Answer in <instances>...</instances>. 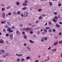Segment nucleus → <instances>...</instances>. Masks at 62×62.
Instances as JSON below:
<instances>
[{"label": "nucleus", "mask_w": 62, "mask_h": 62, "mask_svg": "<svg viewBox=\"0 0 62 62\" xmlns=\"http://www.w3.org/2000/svg\"><path fill=\"white\" fill-rule=\"evenodd\" d=\"M5 13H3L2 14V18L3 19H5V18H6V17H5Z\"/></svg>", "instance_id": "1"}, {"label": "nucleus", "mask_w": 62, "mask_h": 62, "mask_svg": "<svg viewBox=\"0 0 62 62\" xmlns=\"http://www.w3.org/2000/svg\"><path fill=\"white\" fill-rule=\"evenodd\" d=\"M28 15V13L26 12H25L24 13V17H26Z\"/></svg>", "instance_id": "2"}, {"label": "nucleus", "mask_w": 62, "mask_h": 62, "mask_svg": "<svg viewBox=\"0 0 62 62\" xmlns=\"http://www.w3.org/2000/svg\"><path fill=\"white\" fill-rule=\"evenodd\" d=\"M24 30L26 31H30V30H31V28H26L24 29Z\"/></svg>", "instance_id": "3"}, {"label": "nucleus", "mask_w": 62, "mask_h": 62, "mask_svg": "<svg viewBox=\"0 0 62 62\" xmlns=\"http://www.w3.org/2000/svg\"><path fill=\"white\" fill-rule=\"evenodd\" d=\"M9 37H10L11 39H13V34H10L9 35Z\"/></svg>", "instance_id": "4"}, {"label": "nucleus", "mask_w": 62, "mask_h": 62, "mask_svg": "<svg viewBox=\"0 0 62 62\" xmlns=\"http://www.w3.org/2000/svg\"><path fill=\"white\" fill-rule=\"evenodd\" d=\"M16 55H17V56H22V55H22V54H17L16 53Z\"/></svg>", "instance_id": "5"}, {"label": "nucleus", "mask_w": 62, "mask_h": 62, "mask_svg": "<svg viewBox=\"0 0 62 62\" xmlns=\"http://www.w3.org/2000/svg\"><path fill=\"white\" fill-rule=\"evenodd\" d=\"M0 43L1 44H2L3 43H4V41H3V39H0Z\"/></svg>", "instance_id": "6"}, {"label": "nucleus", "mask_w": 62, "mask_h": 62, "mask_svg": "<svg viewBox=\"0 0 62 62\" xmlns=\"http://www.w3.org/2000/svg\"><path fill=\"white\" fill-rule=\"evenodd\" d=\"M16 34H17L18 35H20V32H19V31H16Z\"/></svg>", "instance_id": "7"}, {"label": "nucleus", "mask_w": 62, "mask_h": 62, "mask_svg": "<svg viewBox=\"0 0 62 62\" xmlns=\"http://www.w3.org/2000/svg\"><path fill=\"white\" fill-rule=\"evenodd\" d=\"M55 25L57 28H58V27H60V25L58 24H56Z\"/></svg>", "instance_id": "8"}, {"label": "nucleus", "mask_w": 62, "mask_h": 62, "mask_svg": "<svg viewBox=\"0 0 62 62\" xmlns=\"http://www.w3.org/2000/svg\"><path fill=\"white\" fill-rule=\"evenodd\" d=\"M44 40V37H42V39H41V41L42 42H43Z\"/></svg>", "instance_id": "9"}, {"label": "nucleus", "mask_w": 62, "mask_h": 62, "mask_svg": "<svg viewBox=\"0 0 62 62\" xmlns=\"http://www.w3.org/2000/svg\"><path fill=\"white\" fill-rule=\"evenodd\" d=\"M58 43V41H55V43H54V45H56Z\"/></svg>", "instance_id": "10"}, {"label": "nucleus", "mask_w": 62, "mask_h": 62, "mask_svg": "<svg viewBox=\"0 0 62 62\" xmlns=\"http://www.w3.org/2000/svg\"><path fill=\"white\" fill-rule=\"evenodd\" d=\"M53 21L54 22V23H56L57 22V21L54 19V18L53 20Z\"/></svg>", "instance_id": "11"}, {"label": "nucleus", "mask_w": 62, "mask_h": 62, "mask_svg": "<svg viewBox=\"0 0 62 62\" xmlns=\"http://www.w3.org/2000/svg\"><path fill=\"white\" fill-rule=\"evenodd\" d=\"M11 29V28H9L7 29V31H9H9H10Z\"/></svg>", "instance_id": "12"}, {"label": "nucleus", "mask_w": 62, "mask_h": 62, "mask_svg": "<svg viewBox=\"0 0 62 62\" xmlns=\"http://www.w3.org/2000/svg\"><path fill=\"white\" fill-rule=\"evenodd\" d=\"M29 42L30 43H34V41H32L31 40H30L29 41Z\"/></svg>", "instance_id": "13"}, {"label": "nucleus", "mask_w": 62, "mask_h": 62, "mask_svg": "<svg viewBox=\"0 0 62 62\" xmlns=\"http://www.w3.org/2000/svg\"><path fill=\"white\" fill-rule=\"evenodd\" d=\"M27 5V4L26 3H25L23 4V6H26Z\"/></svg>", "instance_id": "14"}, {"label": "nucleus", "mask_w": 62, "mask_h": 62, "mask_svg": "<svg viewBox=\"0 0 62 62\" xmlns=\"http://www.w3.org/2000/svg\"><path fill=\"white\" fill-rule=\"evenodd\" d=\"M16 4L17 5V6H19L20 5V3H19V2L18 1H17L16 2Z\"/></svg>", "instance_id": "15"}, {"label": "nucleus", "mask_w": 62, "mask_h": 62, "mask_svg": "<svg viewBox=\"0 0 62 62\" xmlns=\"http://www.w3.org/2000/svg\"><path fill=\"white\" fill-rule=\"evenodd\" d=\"M0 52H1L2 53H4L5 51L4 50H1L0 51Z\"/></svg>", "instance_id": "16"}, {"label": "nucleus", "mask_w": 62, "mask_h": 62, "mask_svg": "<svg viewBox=\"0 0 62 62\" xmlns=\"http://www.w3.org/2000/svg\"><path fill=\"white\" fill-rule=\"evenodd\" d=\"M26 8H26V7H24L23 8H22V9L23 10H25V9H26Z\"/></svg>", "instance_id": "17"}, {"label": "nucleus", "mask_w": 62, "mask_h": 62, "mask_svg": "<svg viewBox=\"0 0 62 62\" xmlns=\"http://www.w3.org/2000/svg\"><path fill=\"white\" fill-rule=\"evenodd\" d=\"M7 23L9 25H11V24L9 23V22H7Z\"/></svg>", "instance_id": "18"}, {"label": "nucleus", "mask_w": 62, "mask_h": 62, "mask_svg": "<svg viewBox=\"0 0 62 62\" xmlns=\"http://www.w3.org/2000/svg\"><path fill=\"white\" fill-rule=\"evenodd\" d=\"M6 21H2L1 22V23H6Z\"/></svg>", "instance_id": "19"}, {"label": "nucleus", "mask_w": 62, "mask_h": 62, "mask_svg": "<svg viewBox=\"0 0 62 62\" xmlns=\"http://www.w3.org/2000/svg\"><path fill=\"white\" fill-rule=\"evenodd\" d=\"M24 60H24V59L23 58L21 60V61L22 62H23V61H24Z\"/></svg>", "instance_id": "20"}, {"label": "nucleus", "mask_w": 62, "mask_h": 62, "mask_svg": "<svg viewBox=\"0 0 62 62\" xmlns=\"http://www.w3.org/2000/svg\"><path fill=\"white\" fill-rule=\"evenodd\" d=\"M21 13V12H20L19 11H18L17 12V14H18V15H19Z\"/></svg>", "instance_id": "21"}, {"label": "nucleus", "mask_w": 62, "mask_h": 62, "mask_svg": "<svg viewBox=\"0 0 62 62\" xmlns=\"http://www.w3.org/2000/svg\"><path fill=\"white\" fill-rule=\"evenodd\" d=\"M41 9H39L38 10V11H39V12H41Z\"/></svg>", "instance_id": "22"}, {"label": "nucleus", "mask_w": 62, "mask_h": 62, "mask_svg": "<svg viewBox=\"0 0 62 62\" xmlns=\"http://www.w3.org/2000/svg\"><path fill=\"white\" fill-rule=\"evenodd\" d=\"M17 61L18 62L20 61V58H18L17 59Z\"/></svg>", "instance_id": "23"}, {"label": "nucleus", "mask_w": 62, "mask_h": 62, "mask_svg": "<svg viewBox=\"0 0 62 62\" xmlns=\"http://www.w3.org/2000/svg\"><path fill=\"white\" fill-rule=\"evenodd\" d=\"M13 32V30H10L9 31V33H11V32Z\"/></svg>", "instance_id": "24"}, {"label": "nucleus", "mask_w": 62, "mask_h": 62, "mask_svg": "<svg viewBox=\"0 0 62 62\" xmlns=\"http://www.w3.org/2000/svg\"><path fill=\"white\" fill-rule=\"evenodd\" d=\"M5 28H9V27L7 25H6L5 26Z\"/></svg>", "instance_id": "25"}, {"label": "nucleus", "mask_w": 62, "mask_h": 62, "mask_svg": "<svg viewBox=\"0 0 62 62\" xmlns=\"http://www.w3.org/2000/svg\"><path fill=\"white\" fill-rule=\"evenodd\" d=\"M30 58L29 57H27L26 58L27 59H29Z\"/></svg>", "instance_id": "26"}, {"label": "nucleus", "mask_w": 62, "mask_h": 62, "mask_svg": "<svg viewBox=\"0 0 62 62\" xmlns=\"http://www.w3.org/2000/svg\"><path fill=\"white\" fill-rule=\"evenodd\" d=\"M24 38L25 39H27V37H26V35L24 36Z\"/></svg>", "instance_id": "27"}, {"label": "nucleus", "mask_w": 62, "mask_h": 62, "mask_svg": "<svg viewBox=\"0 0 62 62\" xmlns=\"http://www.w3.org/2000/svg\"><path fill=\"white\" fill-rule=\"evenodd\" d=\"M42 19V17H41V16H40L39 18V20H41V19Z\"/></svg>", "instance_id": "28"}, {"label": "nucleus", "mask_w": 62, "mask_h": 62, "mask_svg": "<svg viewBox=\"0 0 62 62\" xmlns=\"http://www.w3.org/2000/svg\"><path fill=\"white\" fill-rule=\"evenodd\" d=\"M5 9L4 8H2V11H5Z\"/></svg>", "instance_id": "29"}, {"label": "nucleus", "mask_w": 62, "mask_h": 62, "mask_svg": "<svg viewBox=\"0 0 62 62\" xmlns=\"http://www.w3.org/2000/svg\"><path fill=\"white\" fill-rule=\"evenodd\" d=\"M54 18L56 20H57V19H58V17L57 16H55V17Z\"/></svg>", "instance_id": "30"}, {"label": "nucleus", "mask_w": 62, "mask_h": 62, "mask_svg": "<svg viewBox=\"0 0 62 62\" xmlns=\"http://www.w3.org/2000/svg\"><path fill=\"white\" fill-rule=\"evenodd\" d=\"M13 14L14 15H17V13L16 12H14Z\"/></svg>", "instance_id": "31"}, {"label": "nucleus", "mask_w": 62, "mask_h": 62, "mask_svg": "<svg viewBox=\"0 0 62 62\" xmlns=\"http://www.w3.org/2000/svg\"><path fill=\"white\" fill-rule=\"evenodd\" d=\"M59 44H62V41H60V42H59Z\"/></svg>", "instance_id": "32"}, {"label": "nucleus", "mask_w": 62, "mask_h": 62, "mask_svg": "<svg viewBox=\"0 0 62 62\" xmlns=\"http://www.w3.org/2000/svg\"><path fill=\"white\" fill-rule=\"evenodd\" d=\"M25 3H28V1L26 0L25 1Z\"/></svg>", "instance_id": "33"}, {"label": "nucleus", "mask_w": 62, "mask_h": 62, "mask_svg": "<svg viewBox=\"0 0 62 62\" xmlns=\"http://www.w3.org/2000/svg\"><path fill=\"white\" fill-rule=\"evenodd\" d=\"M27 48H28V50H29V51H30V50H31V49H30V48H29L28 47H27Z\"/></svg>", "instance_id": "34"}, {"label": "nucleus", "mask_w": 62, "mask_h": 62, "mask_svg": "<svg viewBox=\"0 0 62 62\" xmlns=\"http://www.w3.org/2000/svg\"><path fill=\"white\" fill-rule=\"evenodd\" d=\"M49 4H50V5L51 6H52V2H50Z\"/></svg>", "instance_id": "35"}, {"label": "nucleus", "mask_w": 62, "mask_h": 62, "mask_svg": "<svg viewBox=\"0 0 62 62\" xmlns=\"http://www.w3.org/2000/svg\"><path fill=\"white\" fill-rule=\"evenodd\" d=\"M6 56H8L9 55V54L8 53H6L5 54Z\"/></svg>", "instance_id": "36"}, {"label": "nucleus", "mask_w": 62, "mask_h": 62, "mask_svg": "<svg viewBox=\"0 0 62 62\" xmlns=\"http://www.w3.org/2000/svg\"><path fill=\"white\" fill-rule=\"evenodd\" d=\"M8 15H11V13H8Z\"/></svg>", "instance_id": "37"}, {"label": "nucleus", "mask_w": 62, "mask_h": 62, "mask_svg": "<svg viewBox=\"0 0 62 62\" xmlns=\"http://www.w3.org/2000/svg\"><path fill=\"white\" fill-rule=\"evenodd\" d=\"M22 34H23V35H25V33L24 32H22Z\"/></svg>", "instance_id": "38"}, {"label": "nucleus", "mask_w": 62, "mask_h": 62, "mask_svg": "<svg viewBox=\"0 0 62 62\" xmlns=\"http://www.w3.org/2000/svg\"><path fill=\"white\" fill-rule=\"evenodd\" d=\"M58 6L59 7H60V6H61V4L60 3L59 4H58Z\"/></svg>", "instance_id": "39"}, {"label": "nucleus", "mask_w": 62, "mask_h": 62, "mask_svg": "<svg viewBox=\"0 0 62 62\" xmlns=\"http://www.w3.org/2000/svg\"><path fill=\"white\" fill-rule=\"evenodd\" d=\"M52 51H56V48H55L54 49L52 50Z\"/></svg>", "instance_id": "40"}, {"label": "nucleus", "mask_w": 62, "mask_h": 62, "mask_svg": "<svg viewBox=\"0 0 62 62\" xmlns=\"http://www.w3.org/2000/svg\"><path fill=\"white\" fill-rule=\"evenodd\" d=\"M9 35V34L8 33H7L6 34V36L7 37Z\"/></svg>", "instance_id": "41"}, {"label": "nucleus", "mask_w": 62, "mask_h": 62, "mask_svg": "<svg viewBox=\"0 0 62 62\" xmlns=\"http://www.w3.org/2000/svg\"><path fill=\"white\" fill-rule=\"evenodd\" d=\"M3 32H6V30L5 29H3Z\"/></svg>", "instance_id": "42"}, {"label": "nucleus", "mask_w": 62, "mask_h": 62, "mask_svg": "<svg viewBox=\"0 0 62 62\" xmlns=\"http://www.w3.org/2000/svg\"><path fill=\"white\" fill-rule=\"evenodd\" d=\"M56 31V30L55 29H54L53 30V32H54V31Z\"/></svg>", "instance_id": "43"}, {"label": "nucleus", "mask_w": 62, "mask_h": 62, "mask_svg": "<svg viewBox=\"0 0 62 62\" xmlns=\"http://www.w3.org/2000/svg\"><path fill=\"white\" fill-rule=\"evenodd\" d=\"M48 31L49 32H51L52 31V30L50 29H49L48 30Z\"/></svg>", "instance_id": "44"}, {"label": "nucleus", "mask_w": 62, "mask_h": 62, "mask_svg": "<svg viewBox=\"0 0 62 62\" xmlns=\"http://www.w3.org/2000/svg\"><path fill=\"white\" fill-rule=\"evenodd\" d=\"M46 29H50V28L49 27H48V28H46Z\"/></svg>", "instance_id": "45"}, {"label": "nucleus", "mask_w": 62, "mask_h": 62, "mask_svg": "<svg viewBox=\"0 0 62 62\" xmlns=\"http://www.w3.org/2000/svg\"><path fill=\"white\" fill-rule=\"evenodd\" d=\"M21 16L22 17H23V14H21Z\"/></svg>", "instance_id": "46"}, {"label": "nucleus", "mask_w": 62, "mask_h": 62, "mask_svg": "<svg viewBox=\"0 0 62 62\" xmlns=\"http://www.w3.org/2000/svg\"><path fill=\"white\" fill-rule=\"evenodd\" d=\"M47 39H48L47 37H46V38H45V39H45V40H47Z\"/></svg>", "instance_id": "47"}, {"label": "nucleus", "mask_w": 62, "mask_h": 62, "mask_svg": "<svg viewBox=\"0 0 62 62\" xmlns=\"http://www.w3.org/2000/svg\"><path fill=\"white\" fill-rule=\"evenodd\" d=\"M11 28L12 29H14V28H15V27L13 26Z\"/></svg>", "instance_id": "48"}, {"label": "nucleus", "mask_w": 62, "mask_h": 62, "mask_svg": "<svg viewBox=\"0 0 62 62\" xmlns=\"http://www.w3.org/2000/svg\"><path fill=\"white\" fill-rule=\"evenodd\" d=\"M44 31L46 32V33H47V30H46V29L44 30Z\"/></svg>", "instance_id": "49"}, {"label": "nucleus", "mask_w": 62, "mask_h": 62, "mask_svg": "<svg viewBox=\"0 0 62 62\" xmlns=\"http://www.w3.org/2000/svg\"><path fill=\"white\" fill-rule=\"evenodd\" d=\"M23 26V25L22 24H21L20 25V27H21L22 26Z\"/></svg>", "instance_id": "50"}, {"label": "nucleus", "mask_w": 62, "mask_h": 62, "mask_svg": "<svg viewBox=\"0 0 62 62\" xmlns=\"http://www.w3.org/2000/svg\"><path fill=\"white\" fill-rule=\"evenodd\" d=\"M10 8V6H8V7L7 8V9H8L9 8Z\"/></svg>", "instance_id": "51"}, {"label": "nucleus", "mask_w": 62, "mask_h": 62, "mask_svg": "<svg viewBox=\"0 0 62 62\" xmlns=\"http://www.w3.org/2000/svg\"><path fill=\"white\" fill-rule=\"evenodd\" d=\"M51 48V47H50L48 48V50H50Z\"/></svg>", "instance_id": "52"}, {"label": "nucleus", "mask_w": 62, "mask_h": 62, "mask_svg": "<svg viewBox=\"0 0 62 62\" xmlns=\"http://www.w3.org/2000/svg\"><path fill=\"white\" fill-rule=\"evenodd\" d=\"M30 33L32 34H33V31H31L30 32Z\"/></svg>", "instance_id": "53"}, {"label": "nucleus", "mask_w": 62, "mask_h": 62, "mask_svg": "<svg viewBox=\"0 0 62 62\" xmlns=\"http://www.w3.org/2000/svg\"><path fill=\"white\" fill-rule=\"evenodd\" d=\"M24 46H26V45H27V44L25 43L24 44Z\"/></svg>", "instance_id": "54"}, {"label": "nucleus", "mask_w": 62, "mask_h": 62, "mask_svg": "<svg viewBox=\"0 0 62 62\" xmlns=\"http://www.w3.org/2000/svg\"><path fill=\"white\" fill-rule=\"evenodd\" d=\"M62 34H61V32H60L59 33V35H61Z\"/></svg>", "instance_id": "55"}, {"label": "nucleus", "mask_w": 62, "mask_h": 62, "mask_svg": "<svg viewBox=\"0 0 62 62\" xmlns=\"http://www.w3.org/2000/svg\"><path fill=\"white\" fill-rule=\"evenodd\" d=\"M54 15H56V14H57V13H55V12L54 13Z\"/></svg>", "instance_id": "56"}, {"label": "nucleus", "mask_w": 62, "mask_h": 62, "mask_svg": "<svg viewBox=\"0 0 62 62\" xmlns=\"http://www.w3.org/2000/svg\"><path fill=\"white\" fill-rule=\"evenodd\" d=\"M49 61V60H48V59H47V60H44V61H46H46Z\"/></svg>", "instance_id": "57"}, {"label": "nucleus", "mask_w": 62, "mask_h": 62, "mask_svg": "<svg viewBox=\"0 0 62 62\" xmlns=\"http://www.w3.org/2000/svg\"><path fill=\"white\" fill-rule=\"evenodd\" d=\"M35 62H39V60H36Z\"/></svg>", "instance_id": "58"}, {"label": "nucleus", "mask_w": 62, "mask_h": 62, "mask_svg": "<svg viewBox=\"0 0 62 62\" xmlns=\"http://www.w3.org/2000/svg\"><path fill=\"white\" fill-rule=\"evenodd\" d=\"M58 17L59 18H61V17H60V16H59V15H58Z\"/></svg>", "instance_id": "59"}, {"label": "nucleus", "mask_w": 62, "mask_h": 62, "mask_svg": "<svg viewBox=\"0 0 62 62\" xmlns=\"http://www.w3.org/2000/svg\"><path fill=\"white\" fill-rule=\"evenodd\" d=\"M1 56V57L2 56H3V57H4V58H5V55H3L2 56Z\"/></svg>", "instance_id": "60"}, {"label": "nucleus", "mask_w": 62, "mask_h": 62, "mask_svg": "<svg viewBox=\"0 0 62 62\" xmlns=\"http://www.w3.org/2000/svg\"><path fill=\"white\" fill-rule=\"evenodd\" d=\"M33 37H34V38H36V36L35 35H34L33 36Z\"/></svg>", "instance_id": "61"}, {"label": "nucleus", "mask_w": 62, "mask_h": 62, "mask_svg": "<svg viewBox=\"0 0 62 62\" xmlns=\"http://www.w3.org/2000/svg\"><path fill=\"white\" fill-rule=\"evenodd\" d=\"M43 55L44 56H45L46 55V54H45V53H44L43 54Z\"/></svg>", "instance_id": "62"}, {"label": "nucleus", "mask_w": 62, "mask_h": 62, "mask_svg": "<svg viewBox=\"0 0 62 62\" xmlns=\"http://www.w3.org/2000/svg\"><path fill=\"white\" fill-rule=\"evenodd\" d=\"M40 33V32H39V31H38L37 32V34H39Z\"/></svg>", "instance_id": "63"}, {"label": "nucleus", "mask_w": 62, "mask_h": 62, "mask_svg": "<svg viewBox=\"0 0 62 62\" xmlns=\"http://www.w3.org/2000/svg\"><path fill=\"white\" fill-rule=\"evenodd\" d=\"M59 24H62V22H59Z\"/></svg>", "instance_id": "64"}]
</instances>
